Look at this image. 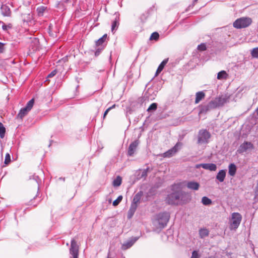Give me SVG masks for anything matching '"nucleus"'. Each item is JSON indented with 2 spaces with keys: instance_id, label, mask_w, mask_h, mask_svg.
I'll list each match as a JSON object with an SVG mask.
<instances>
[{
  "instance_id": "15",
  "label": "nucleus",
  "mask_w": 258,
  "mask_h": 258,
  "mask_svg": "<svg viewBox=\"0 0 258 258\" xmlns=\"http://www.w3.org/2000/svg\"><path fill=\"white\" fill-rule=\"evenodd\" d=\"M200 184L194 181H188L186 183V187L190 189L198 190L200 188Z\"/></svg>"
},
{
  "instance_id": "23",
  "label": "nucleus",
  "mask_w": 258,
  "mask_h": 258,
  "mask_svg": "<svg viewBox=\"0 0 258 258\" xmlns=\"http://www.w3.org/2000/svg\"><path fill=\"white\" fill-rule=\"evenodd\" d=\"M236 172V166L234 163H231L228 166V173L233 176Z\"/></svg>"
},
{
  "instance_id": "34",
  "label": "nucleus",
  "mask_w": 258,
  "mask_h": 258,
  "mask_svg": "<svg viewBox=\"0 0 258 258\" xmlns=\"http://www.w3.org/2000/svg\"><path fill=\"white\" fill-rule=\"evenodd\" d=\"M0 23L2 24V27L4 31H7L9 29H11L12 27L11 24L6 25L4 22L0 21Z\"/></svg>"
},
{
  "instance_id": "2",
  "label": "nucleus",
  "mask_w": 258,
  "mask_h": 258,
  "mask_svg": "<svg viewBox=\"0 0 258 258\" xmlns=\"http://www.w3.org/2000/svg\"><path fill=\"white\" fill-rule=\"evenodd\" d=\"M143 196V192L142 191H139L134 196L130 209L127 213L128 219H131L133 217L139 204L141 203Z\"/></svg>"
},
{
  "instance_id": "33",
  "label": "nucleus",
  "mask_w": 258,
  "mask_h": 258,
  "mask_svg": "<svg viewBox=\"0 0 258 258\" xmlns=\"http://www.w3.org/2000/svg\"><path fill=\"white\" fill-rule=\"evenodd\" d=\"M32 16L30 14H24L23 16V21L28 23L31 21Z\"/></svg>"
},
{
  "instance_id": "7",
  "label": "nucleus",
  "mask_w": 258,
  "mask_h": 258,
  "mask_svg": "<svg viewBox=\"0 0 258 258\" xmlns=\"http://www.w3.org/2000/svg\"><path fill=\"white\" fill-rule=\"evenodd\" d=\"M242 220V216L239 213L234 212L232 214L230 221V227L232 229H236L239 226Z\"/></svg>"
},
{
  "instance_id": "41",
  "label": "nucleus",
  "mask_w": 258,
  "mask_h": 258,
  "mask_svg": "<svg viewBox=\"0 0 258 258\" xmlns=\"http://www.w3.org/2000/svg\"><path fill=\"white\" fill-rule=\"evenodd\" d=\"M197 49L199 51H204L206 50L207 46L206 43H201L197 47Z\"/></svg>"
},
{
  "instance_id": "8",
  "label": "nucleus",
  "mask_w": 258,
  "mask_h": 258,
  "mask_svg": "<svg viewBox=\"0 0 258 258\" xmlns=\"http://www.w3.org/2000/svg\"><path fill=\"white\" fill-rule=\"evenodd\" d=\"M70 253L71 255L70 258H78L79 256V246L75 239H72L71 242V247L70 248Z\"/></svg>"
},
{
  "instance_id": "10",
  "label": "nucleus",
  "mask_w": 258,
  "mask_h": 258,
  "mask_svg": "<svg viewBox=\"0 0 258 258\" xmlns=\"http://www.w3.org/2000/svg\"><path fill=\"white\" fill-rule=\"evenodd\" d=\"M139 144V141L138 140H136L131 143L127 150V155L128 156H133L134 155L135 152L136 151Z\"/></svg>"
},
{
  "instance_id": "21",
  "label": "nucleus",
  "mask_w": 258,
  "mask_h": 258,
  "mask_svg": "<svg viewBox=\"0 0 258 258\" xmlns=\"http://www.w3.org/2000/svg\"><path fill=\"white\" fill-rule=\"evenodd\" d=\"M30 47L33 50V51H37L39 49V42L38 39L35 38L34 40L31 42Z\"/></svg>"
},
{
  "instance_id": "25",
  "label": "nucleus",
  "mask_w": 258,
  "mask_h": 258,
  "mask_svg": "<svg viewBox=\"0 0 258 258\" xmlns=\"http://www.w3.org/2000/svg\"><path fill=\"white\" fill-rule=\"evenodd\" d=\"M30 111L28 110L25 107L21 108L17 115L18 118L22 119L25 115H26Z\"/></svg>"
},
{
  "instance_id": "37",
  "label": "nucleus",
  "mask_w": 258,
  "mask_h": 258,
  "mask_svg": "<svg viewBox=\"0 0 258 258\" xmlns=\"http://www.w3.org/2000/svg\"><path fill=\"white\" fill-rule=\"evenodd\" d=\"M251 55L253 58H258V47L252 49L251 51Z\"/></svg>"
},
{
  "instance_id": "17",
  "label": "nucleus",
  "mask_w": 258,
  "mask_h": 258,
  "mask_svg": "<svg viewBox=\"0 0 258 258\" xmlns=\"http://www.w3.org/2000/svg\"><path fill=\"white\" fill-rule=\"evenodd\" d=\"M2 14L4 16H10L11 14L10 8L6 5H3L1 8Z\"/></svg>"
},
{
  "instance_id": "30",
  "label": "nucleus",
  "mask_w": 258,
  "mask_h": 258,
  "mask_svg": "<svg viewBox=\"0 0 258 258\" xmlns=\"http://www.w3.org/2000/svg\"><path fill=\"white\" fill-rule=\"evenodd\" d=\"M122 178L120 176H118L117 177L113 180V185L114 186H118L121 183Z\"/></svg>"
},
{
  "instance_id": "24",
  "label": "nucleus",
  "mask_w": 258,
  "mask_h": 258,
  "mask_svg": "<svg viewBox=\"0 0 258 258\" xmlns=\"http://www.w3.org/2000/svg\"><path fill=\"white\" fill-rule=\"evenodd\" d=\"M209 234V231L206 228H201L199 230V235L201 238L207 237Z\"/></svg>"
},
{
  "instance_id": "49",
  "label": "nucleus",
  "mask_w": 258,
  "mask_h": 258,
  "mask_svg": "<svg viewBox=\"0 0 258 258\" xmlns=\"http://www.w3.org/2000/svg\"><path fill=\"white\" fill-rule=\"evenodd\" d=\"M63 5H64L63 3H62V2H59V3L58 4V6L57 7L58 8H59L61 6L63 7Z\"/></svg>"
},
{
  "instance_id": "53",
  "label": "nucleus",
  "mask_w": 258,
  "mask_h": 258,
  "mask_svg": "<svg viewBox=\"0 0 258 258\" xmlns=\"http://www.w3.org/2000/svg\"><path fill=\"white\" fill-rule=\"evenodd\" d=\"M181 145H182L181 143L178 142V149L181 146Z\"/></svg>"
},
{
  "instance_id": "12",
  "label": "nucleus",
  "mask_w": 258,
  "mask_h": 258,
  "mask_svg": "<svg viewBox=\"0 0 258 258\" xmlns=\"http://www.w3.org/2000/svg\"><path fill=\"white\" fill-rule=\"evenodd\" d=\"M197 168L202 167L205 169L209 170L210 171H215L217 169V166L214 163H203L196 166Z\"/></svg>"
},
{
  "instance_id": "29",
  "label": "nucleus",
  "mask_w": 258,
  "mask_h": 258,
  "mask_svg": "<svg viewBox=\"0 0 258 258\" xmlns=\"http://www.w3.org/2000/svg\"><path fill=\"white\" fill-rule=\"evenodd\" d=\"M6 134V128L3 124L0 122V138L3 139Z\"/></svg>"
},
{
  "instance_id": "6",
  "label": "nucleus",
  "mask_w": 258,
  "mask_h": 258,
  "mask_svg": "<svg viewBox=\"0 0 258 258\" xmlns=\"http://www.w3.org/2000/svg\"><path fill=\"white\" fill-rule=\"evenodd\" d=\"M210 137V133L206 130H200L198 135L197 143L201 145L207 144Z\"/></svg>"
},
{
  "instance_id": "52",
  "label": "nucleus",
  "mask_w": 258,
  "mask_h": 258,
  "mask_svg": "<svg viewBox=\"0 0 258 258\" xmlns=\"http://www.w3.org/2000/svg\"><path fill=\"white\" fill-rule=\"evenodd\" d=\"M59 180H62V181H65V178H64V177H59Z\"/></svg>"
},
{
  "instance_id": "32",
  "label": "nucleus",
  "mask_w": 258,
  "mask_h": 258,
  "mask_svg": "<svg viewBox=\"0 0 258 258\" xmlns=\"http://www.w3.org/2000/svg\"><path fill=\"white\" fill-rule=\"evenodd\" d=\"M34 99L32 98L30 101H29L28 102V103H27L25 107L28 110L30 111L31 110V109L32 108V107H33V106L34 105Z\"/></svg>"
},
{
  "instance_id": "9",
  "label": "nucleus",
  "mask_w": 258,
  "mask_h": 258,
  "mask_svg": "<svg viewBox=\"0 0 258 258\" xmlns=\"http://www.w3.org/2000/svg\"><path fill=\"white\" fill-rule=\"evenodd\" d=\"M253 149L254 146L251 142L244 141L240 145L237 152L239 154H242L248 150H252Z\"/></svg>"
},
{
  "instance_id": "16",
  "label": "nucleus",
  "mask_w": 258,
  "mask_h": 258,
  "mask_svg": "<svg viewBox=\"0 0 258 258\" xmlns=\"http://www.w3.org/2000/svg\"><path fill=\"white\" fill-rule=\"evenodd\" d=\"M157 93V91H155L153 88H149L146 93V97L147 98L148 100H152L155 98Z\"/></svg>"
},
{
  "instance_id": "58",
  "label": "nucleus",
  "mask_w": 258,
  "mask_h": 258,
  "mask_svg": "<svg viewBox=\"0 0 258 258\" xmlns=\"http://www.w3.org/2000/svg\"><path fill=\"white\" fill-rule=\"evenodd\" d=\"M257 114L258 115V107H257Z\"/></svg>"
},
{
  "instance_id": "54",
  "label": "nucleus",
  "mask_w": 258,
  "mask_h": 258,
  "mask_svg": "<svg viewBox=\"0 0 258 258\" xmlns=\"http://www.w3.org/2000/svg\"><path fill=\"white\" fill-rule=\"evenodd\" d=\"M198 0H194L193 1V5H195Z\"/></svg>"
},
{
  "instance_id": "57",
  "label": "nucleus",
  "mask_w": 258,
  "mask_h": 258,
  "mask_svg": "<svg viewBox=\"0 0 258 258\" xmlns=\"http://www.w3.org/2000/svg\"><path fill=\"white\" fill-rule=\"evenodd\" d=\"M179 195H180V192L178 190V199H179Z\"/></svg>"
},
{
  "instance_id": "40",
  "label": "nucleus",
  "mask_w": 258,
  "mask_h": 258,
  "mask_svg": "<svg viewBox=\"0 0 258 258\" xmlns=\"http://www.w3.org/2000/svg\"><path fill=\"white\" fill-rule=\"evenodd\" d=\"M122 198H123V197L122 196L120 195V196H118V198L115 201H113V205L114 206H117L120 203V202L122 201Z\"/></svg>"
},
{
  "instance_id": "27",
  "label": "nucleus",
  "mask_w": 258,
  "mask_h": 258,
  "mask_svg": "<svg viewBox=\"0 0 258 258\" xmlns=\"http://www.w3.org/2000/svg\"><path fill=\"white\" fill-rule=\"evenodd\" d=\"M228 77V74L225 71H221L218 73L217 79L218 80L226 79Z\"/></svg>"
},
{
  "instance_id": "28",
  "label": "nucleus",
  "mask_w": 258,
  "mask_h": 258,
  "mask_svg": "<svg viewBox=\"0 0 258 258\" xmlns=\"http://www.w3.org/2000/svg\"><path fill=\"white\" fill-rule=\"evenodd\" d=\"M202 203L205 206H209L212 204V200L207 197H203L202 198Z\"/></svg>"
},
{
  "instance_id": "26",
  "label": "nucleus",
  "mask_w": 258,
  "mask_h": 258,
  "mask_svg": "<svg viewBox=\"0 0 258 258\" xmlns=\"http://www.w3.org/2000/svg\"><path fill=\"white\" fill-rule=\"evenodd\" d=\"M47 10V7L41 6L40 7H38L36 11L37 12V15L39 17L43 16L44 15V12Z\"/></svg>"
},
{
  "instance_id": "39",
  "label": "nucleus",
  "mask_w": 258,
  "mask_h": 258,
  "mask_svg": "<svg viewBox=\"0 0 258 258\" xmlns=\"http://www.w3.org/2000/svg\"><path fill=\"white\" fill-rule=\"evenodd\" d=\"M33 179L36 181L38 184V190L39 189V186L41 184V179L38 176L34 175Z\"/></svg>"
},
{
  "instance_id": "22",
  "label": "nucleus",
  "mask_w": 258,
  "mask_h": 258,
  "mask_svg": "<svg viewBox=\"0 0 258 258\" xmlns=\"http://www.w3.org/2000/svg\"><path fill=\"white\" fill-rule=\"evenodd\" d=\"M107 38V35L106 34L103 35L102 37L100 38L96 42V46H104V47H105L106 44H105V41H106Z\"/></svg>"
},
{
  "instance_id": "4",
  "label": "nucleus",
  "mask_w": 258,
  "mask_h": 258,
  "mask_svg": "<svg viewBox=\"0 0 258 258\" xmlns=\"http://www.w3.org/2000/svg\"><path fill=\"white\" fill-rule=\"evenodd\" d=\"M170 218V214L168 212H161L156 215V219L154 221V224L160 229L164 228L167 225Z\"/></svg>"
},
{
  "instance_id": "14",
  "label": "nucleus",
  "mask_w": 258,
  "mask_h": 258,
  "mask_svg": "<svg viewBox=\"0 0 258 258\" xmlns=\"http://www.w3.org/2000/svg\"><path fill=\"white\" fill-rule=\"evenodd\" d=\"M177 152V143L175 144L174 146L171 149L168 150L167 151L163 154L164 157L170 158L172 157Z\"/></svg>"
},
{
  "instance_id": "19",
  "label": "nucleus",
  "mask_w": 258,
  "mask_h": 258,
  "mask_svg": "<svg viewBox=\"0 0 258 258\" xmlns=\"http://www.w3.org/2000/svg\"><path fill=\"white\" fill-rule=\"evenodd\" d=\"M226 176V170H220L216 175V179L220 182L224 181Z\"/></svg>"
},
{
  "instance_id": "5",
  "label": "nucleus",
  "mask_w": 258,
  "mask_h": 258,
  "mask_svg": "<svg viewBox=\"0 0 258 258\" xmlns=\"http://www.w3.org/2000/svg\"><path fill=\"white\" fill-rule=\"evenodd\" d=\"M252 23V19L249 17H241L233 23V27L237 29H241L248 27Z\"/></svg>"
},
{
  "instance_id": "11",
  "label": "nucleus",
  "mask_w": 258,
  "mask_h": 258,
  "mask_svg": "<svg viewBox=\"0 0 258 258\" xmlns=\"http://www.w3.org/2000/svg\"><path fill=\"white\" fill-rule=\"evenodd\" d=\"M115 16L114 20L113 21L111 25V31L113 32L114 30H116L119 25V16L120 14L118 12H115L114 14Z\"/></svg>"
},
{
  "instance_id": "3",
  "label": "nucleus",
  "mask_w": 258,
  "mask_h": 258,
  "mask_svg": "<svg viewBox=\"0 0 258 258\" xmlns=\"http://www.w3.org/2000/svg\"><path fill=\"white\" fill-rule=\"evenodd\" d=\"M166 202L169 205L177 204V184H172L168 189Z\"/></svg>"
},
{
  "instance_id": "45",
  "label": "nucleus",
  "mask_w": 258,
  "mask_h": 258,
  "mask_svg": "<svg viewBox=\"0 0 258 258\" xmlns=\"http://www.w3.org/2000/svg\"><path fill=\"white\" fill-rule=\"evenodd\" d=\"M56 73H57L56 70H54L48 75L47 78H52V77H54L56 74Z\"/></svg>"
},
{
  "instance_id": "20",
  "label": "nucleus",
  "mask_w": 258,
  "mask_h": 258,
  "mask_svg": "<svg viewBox=\"0 0 258 258\" xmlns=\"http://www.w3.org/2000/svg\"><path fill=\"white\" fill-rule=\"evenodd\" d=\"M205 97V94L203 91H199L196 94L195 104L199 103Z\"/></svg>"
},
{
  "instance_id": "51",
  "label": "nucleus",
  "mask_w": 258,
  "mask_h": 258,
  "mask_svg": "<svg viewBox=\"0 0 258 258\" xmlns=\"http://www.w3.org/2000/svg\"><path fill=\"white\" fill-rule=\"evenodd\" d=\"M30 202H31L30 205H33V206H34V207H35V206H37V204H33L32 200Z\"/></svg>"
},
{
  "instance_id": "43",
  "label": "nucleus",
  "mask_w": 258,
  "mask_h": 258,
  "mask_svg": "<svg viewBox=\"0 0 258 258\" xmlns=\"http://www.w3.org/2000/svg\"><path fill=\"white\" fill-rule=\"evenodd\" d=\"M148 171H149V167H147L146 169H144L142 172L141 177V178H146L147 176Z\"/></svg>"
},
{
  "instance_id": "56",
  "label": "nucleus",
  "mask_w": 258,
  "mask_h": 258,
  "mask_svg": "<svg viewBox=\"0 0 258 258\" xmlns=\"http://www.w3.org/2000/svg\"><path fill=\"white\" fill-rule=\"evenodd\" d=\"M69 1V0H66L64 3H67Z\"/></svg>"
},
{
  "instance_id": "50",
  "label": "nucleus",
  "mask_w": 258,
  "mask_h": 258,
  "mask_svg": "<svg viewBox=\"0 0 258 258\" xmlns=\"http://www.w3.org/2000/svg\"><path fill=\"white\" fill-rule=\"evenodd\" d=\"M115 106H116L115 104H113L112 106L109 107L108 109H109V111H110L111 109L115 108Z\"/></svg>"
},
{
  "instance_id": "48",
  "label": "nucleus",
  "mask_w": 258,
  "mask_h": 258,
  "mask_svg": "<svg viewBox=\"0 0 258 258\" xmlns=\"http://www.w3.org/2000/svg\"><path fill=\"white\" fill-rule=\"evenodd\" d=\"M176 62H170L168 66H170V68L171 67H174L176 66Z\"/></svg>"
},
{
  "instance_id": "38",
  "label": "nucleus",
  "mask_w": 258,
  "mask_h": 258,
  "mask_svg": "<svg viewBox=\"0 0 258 258\" xmlns=\"http://www.w3.org/2000/svg\"><path fill=\"white\" fill-rule=\"evenodd\" d=\"M201 254L199 253V250H194L192 252L190 258H200Z\"/></svg>"
},
{
  "instance_id": "44",
  "label": "nucleus",
  "mask_w": 258,
  "mask_h": 258,
  "mask_svg": "<svg viewBox=\"0 0 258 258\" xmlns=\"http://www.w3.org/2000/svg\"><path fill=\"white\" fill-rule=\"evenodd\" d=\"M6 43L0 42V53H3L6 50Z\"/></svg>"
},
{
  "instance_id": "47",
  "label": "nucleus",
  "mask_w": 258,
  "mask_h": 258,
  "mask_svg": "<svg viewBox=\"0 0 258 258\" xmlns=\"http://www.w3.org/2000/svg\"><path fill=\"white\" fill-rule=\"evenodd\" d=\"M109 111V109H108V108L105 111V112H104V114H103V119L106 117V116L107 115V114H108Z\"/></svg>"
},
{
  "instance_id": "35",
  "label": "nucleus",
  "mask_w": 258,
  "mask_h": 258,
  "mask_svg": "<svg viewBox=\"0 0 258 258\" xmlns=\"http://www.w3.org/2000/svg\"><path fill=\"white\" fill-rule=\"evenodd\" d=\"M159 34L157 32H153L151 35L150 36V39L151 40H155L157 41L159 39Z\"/></svg>"
},
{
  "instance_id": "60",
  "label": "nucleus",
  "mask_w": 258,
  "mask_h": 258,
  "mask_svg": "<svg viewBox=\"0 0 258 258\" xmlns=\"http://www.w3.org/2000/svg\"><path fill=\"white\" fill-rule=\"evenodd\" d=\"M107 258H111V257L108 256Z\"/></svg>"
},
{
  "instance_id": "59",
  "label": "nucleus",
  "mask_w": 258,
  "mask_h": 258,
  "mask_svg": "<svg viewBox=\"0 0 258 258\" xmlns=\"http://www.w3.org/2000/svg\"><path fill=\"white\" fill-rule=\"evenodd\" d=\"M170 232H171V230H169V231H168V232L170 233Z\"/></svg>"
},
{
  "instance_id": "31",
  "label": "nucleus",
  "mask_w": 258,
  "mask_h": 258,
  "mask_svg": "<svg viewBox=\"0 0 258 258\" xmlns=\"http://www.w3.org/2000/svg\"><path fill=\"white\" fill-rule=\"evenodd\" d=\"M104 48V46H96L95 55L98 56Z\"/></svg>"
},
{
  "instance_id": "55",
  "label": "nucleus",
  "mask_w": 258,
  "mask_h": 258,
  "mask_svg": "<svg viewBox=\"0 0 258 258\" xmlns=\"http://www.w3.org/2000/svg\"><path fill=\"white\" fill-rule=\"evenodd\" d=\"M160 186H161V184L160 185H156V187L158 188Z\"/></svg>"
},
{
  "instance_id": "1",
  "label": "nucleus",
  "mask_w": 258,
  "mask_h": 258,
  "mask_svg": "<svg viewBox=\"0 0 258 258\" xmlns=\"http://www.w3.org/2000/svg\"><path fill=\"white\" fill-rule=\"evenodd\" d=\"M229 99V97L226 95H221L210 101L207 104L200 106V113H206L209 110L222 106L226 103Z\"/></svg>"
},
{
  "instance_id": "13",
  "label": "nucleus",
  "mask_w": 258,
  "mask_h": 258,
  "mask_svg": "<svg viewBox=\"0 0 258 258\" xmlns=\"http://www.w3.org/2000/svg\"><path fill=\"white\" fill-rule=\"evenodd\" d=\"M139 237H134L131 239L124 243L122 245L123 249H127L133 245V244L138 240Z\"/></svg>"
},
{
  "instance_id": "46",
  "label": "nucleus",
  "mask_w": 258,
  "mask_h": 258,
  "mask_svg": "<svg viewBox=\"0 0 258 258\" xmlns=\"http://www.w3.org/2000/svg\"><path fill=\"white\" fill-rule=\"evenodd\" d=\"M52 25L50 24L48 28V32L50 36H53L54 34L52 33Z\"/></svg>"
},
{
  "instance_id": "42",
  "label": "nucleus",
  "mask_w": 258,
  "mask_h": 258,
  "mask_svg": "<svg viewBox=\"0 0 258 258\" xmlns=\"http://www.w3.org/2000/svg\"><path fill=\"white\" fill-rule=\"evenodd\" d=\"M11 156L9 153H7L5 156L4 163L6 165L9 164L11 162Z\"/></svg>"
},
{
  "instance_id": "18",
  "label": "nucleus",
  "mask_w": 258,
  "mask_h": 258,
  "mask_svg": "<svg viewBox=\"0 0 258 258\" xmlns=\"http://www.w3.org/2000/svg\"><path fill=\"white\" fill-rule=\"evenodd\" d=\"M169 60V58H167L164 59L159 64L158 66L157 70L156 71V72L155 73V76H157L158 75L159 73H160L162 70H163L164 67L165 65L167 63L168 61Z\"/></svg>"
},
{
  "instance_id": "36",
  "label": "nucleus",
  "mask_w": 258,
  "mask_h": 258,
  "mask_svg": "<svg viewBox=\"0 0 258 258\" xmlns=\"http://www.w3.org/2000/svg\"><path fill=\"white\" fill-rule=\"evenodd\" d=\"M157 104L156 103H152L150 106L148 107L147 111L148 112L153 111L157 109Z\"/></svg>"
}]
</instances>
